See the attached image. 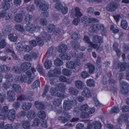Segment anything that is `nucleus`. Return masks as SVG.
<instances>
[{"instance_id": "1", "label": "nucleus", "mask_w": 129, "mask_h": 129, "mask_svg": "<svg viewBox=\"0 0 129 129\" xmlns=\"http://www.w3.org/2000/svg\"><path fill=\"white\" fill-rule=\"evenodd\" d=\"M88 107L87 105L85 104L81 106L80 110H79L78 108H75L74 110L75 113H76L77 115L80 113V117L82 118L88 117H89V115L87 112Z\"/></svg>"}, {"instance_id": "2", "label": "nucleus", "mask_w": 129, "mask_h": 129, "mask_svg": "<svg viewBox=\"0 0 129 129\" xmlns=\"http://www.w3.org/2000/svg\"><path fill=\"white\" fill-rule=\"evenodd\" d=\"M50 92L52 95H57L59 97H61L59 99H56L53 102V104L56 106H58L60 104L61 102V99H63L66 97V96L62 94L59 93L58 94V91L55 88H51L50 90Z\"/></svg>"}, {"instance_id": "3", "label": "nucleus", "mask_w": 129, "mask_h": 129, "mask_svg": "<svg viewBox=\"0 0 129 129\" xmlns=\"http://www.w3.org/2000/svg\"><path fill=\"white\" fill-rule=\"evenodd\" d=\"M67 49V46L65 44H62L60 46L58 51L61 52V53L59 54V56L62 59L66 60L70 59L71 56H68L66 53Z\"/></svg>"}, {"instance_id": "4", "label": "nucleus", "mask_w": 129, "mask_h": 129, "mask_svg": "<svg viewBox=\"0 0 129 129\" xmlns=\"http://www.w3.org/2000/svg\"><path fill=\"white\" fill-rule=\"evenodd\" d=\"M84 40L86 43L89 44V46L87 49L89 52L91 51L92 48L95 49L98 52L102 50L103 49L102 46H99L98 47V45L93 44L92 42H90L89 39L87 36H85L84 38Z\"/></svg>"}, {"instance_id": "5", "label": "nucleus", "mask_w": 129, "mask_h": 129, "mask_svg": "<svg viewBox=\"0 0 129 129\" xmlns=\"http://www.w3.org/2000/svg\"><path fill=\"white\" fill-rule=\"evenodd\" d=\"M25 20L26 22H27L26 27V30L31 33H32V16L31 15L27 14L25 17Z\"/></svg>"}, {"instance_id": "6", "label": "nucleus", "mask_w": 129, "mask_h": 129, "mask_svg": "<svg viewBox=\"0 0 129 129\" xmlns=\"http://www.w3.org/2000/svg\"><path fill=\"white\" fill-rule=\"evenodd\" d=\"M72 14L75 15L78 18L74 19L73 22V24L76 25H78L80 21V20L78 18L80 17L82 14L80 12V10L79 8L76 7L74 9V11H73L72 12Z\"/></svg>"}, {"instance_id": "7", "label": "nucleus", "mask_w": 129, "mask_h": 129, "mask_svg": "<svg viewBox=\"0 0 129 129\" xmlns=\"http://www.w3.org/2000/svg\"><path fill=\"white\" fill-rule=\"evenodd\" d=\"M93 126L94 129H101V124L98 121H95L93 122V124L89 123L87 125L88 129H91Z\"/></svg>"}, {"instance_id": "8", "label": "nucleus", "mask_w": 129, "mask_h": 129, "mask_svg": "<svg viewBox=\"0 0 129 129\" xmlns=\"http://www.w3.org/2000/svg\"><path fill=\"white\" fill-rule=\"evenodd\" d=\"M39 7L40 9L44 12L43 13L44 16L46 17L48 16V14L46 10L48 9V4L46 2L41 4Z\"/></svg>"}, {"instance_id": "9", "label": "nucleus", "mask_w": 129, "mask_h": 129, "mask_svg": "<svg viewBox=\"0 0 129 129\" xmlns=\"http://www.w3.org/2000/svg\"><path fill=\"white\" fill-rule=\"evenodd\" d=\"M71 103L70 102L65 101L64 103L63 106L64 108L66 110H70L72 106L73 105L76 104L75 100L74 99V101L72 100V101H71Z\"/></svg>"}, {"instance_id": "10", "label": "nucleus", "mask_w": 129, "mask_h": 129, "mask_svg": "<svg viewBox=\"0 0 129 129\" xmlns=\"http://www.w3.org/2000/svg\"><path fill=\"white\" fill-rule=\"evenodd\" d=\"M118 6L117 4L113 2L109 3L107 7V10L109 11L113 12L115 11L118 8Z\"/></svg>"}, {"instance_id": "11", "label": "nucleus", "mask_w": 129, "mask_h": 129, "mask_svg": "<svg viewBox=\"0 0 129 129\" xmlns=\"http://www.w3.org/2000/svg\"><path fill=\"white\" fill-rule=\"evenodd\" d=\"M15 93L12 90H9L7 92V98L9 102H12L15 100Z\"/></svg>"}, {"instance_id": "12", "label": "nucleus", "mask_w": 129, "mask_h": 129, "mask_svg": "<svg viewBox=\"0 0 129 129\" xmlns=\"http://www.w3.org/2000/svg\"><path fill=\"white\" fill-rule=\"evenodd\" d=\"M80 64V63L79 60H77L75 63L71 61H69L66 64V67L67 68L73 69Z\"/></svg>"}, {"instance_id": "13", "label": "nucleus", "mask_w": 129, "mask_h": 129, "mask_svg": "<svg viewBox=\"0 0 129 129\" xmlns=\"http://www.w3.org/2000/svg\"><path fill=\"white\" fill-rule=\"evenodd\" d=\"M31 63L29 62H25L22 63L21 67L22 71L25 72L31 67Z\"/></svg>"}, {"instance_id": "14", "label": "nucleus", "mask_w": 129, "mask_h": 129, "mask_svg": "<svg viewBox=\"0 0 129 129\" xmlns=\"http://www.w3.org/2000/svg\"><path fill=\"white\" fill-rule=\"evenodd\" d=\"M15 111L13 109L9 110L7 114L8 119L11 120L13 121L15 117Z\"/></svg>"}, {"instance_id": "15", "label": "nucleus", "mask_w": 129, "mask_h": 129, "mask_svg": "<svg viewBox=\"0 0 129 129\" xmlns=\"http://www.w3.org/2000/svg\"><path fill=\"white\" fill-rule=\"evenodd\" d=\"M82 21L85 24H88V23H93L95 22H97L98 21L97 19L92 18H88L85 17L83 18L82 20Z\"/></svg>"}, {"instance_id": "16", "label": "nucleus", "mask_w": 129, "mask_h": 129, "mask_svg": "<svg viewBox=\"0 0 129 129\" xmlns=\"http://www.w3.org/2000/svg\"><path fill=\"white\" fill-rule=\"evenodd\" d=\"M91 29L93 31H96L100 30H103L104 27L103 25L102 24H94L91 27Z\"/></svg>"}, {"instance_id": "17", "label": "nucleus", "mask_w": 129, "mask_h": 129, "mask_svg": "<svg viewBox=\"0 0 129 129\" xmlns=\"http://www.w3.org/2000/svg\"><path fill=\"white\" fill-rule=\"evenodd\" d=\"M82 95L85 97L89 98L91 96V93L89 89L87 87L84 88L81 93Z\"/></svg>"}, {"instance_id": "18", "label": "nucleus", "mask_w": 129, "mask_h": 129, "mask_svg": "<svg viewBox=\"0 0 129 129\" xmlns=\"http://www.w3.org/2000/svg\"><path fill=\"white\" fill-rule=\"evenodd\" d=\"M127 83L125 82H122L120 83L121 86L122 87L121 91L122 93L124 94H126L128 93L129 91L126 88H124L127 86Z\"/></svg>"}, {"instance_id": "19", "label": "nucleus", "mask_w": 129, "mask_h": 129, "mask_svg": "<svg viewBox=\"0 0 129 129\" xmlns=\"http://www.w3.org/2000/svg\"><path fill=\"white\" fill-rule=\"evenodd\" d=\"M10 70V68L5 64L0 66V72L6 73Z\"/></svg>"}, {"instance_id": "20", "label": "nucleus", "mask_w": 129, "mask_h": 129, "mask_svg": "<svg viewBox=\"0 0 129 129\" xmlns=\"http://www.w3.org/2000/svg\"><path fill=\"white\" fill-rule=\"evenodd\" d=\"M15 48L18 52L20 54L23 53L22 45L20 43H15Z\"/></svg>"}, {"instance_id": "21", "label": "nucleus", "mask_w": 129, "mask_h": 129, "mask_svg": "<svg viewBox=\"0 0 129 129\" xmlns=\"http://www.w3.org/2000/svg\"><path fill=\"white\" fill-rule=\"evenodd\" d=\"M12 88L13 90L17 93H19L22 91L21 88L20 86L19 85L16 84L13 85Z\"/></svg>"}, {"instance_id": "22", "label": "nucleus", "mask_w": 129, "mask_h": 129, "mask_svg": "<svg viewBox=\"0 0 129 129\" xmlns=\"http://www.w3.org/2000/svg\"><path fill=\"white\" fill-rule=\"evenodd\" d=\"M75 85L76 87L79 89H81L84 86L83 82L80 80H76L75 82Z\"/></svg>"}, {"instance_id": "23", "label": "nucleus", "mask_w": 129, "mask_h": 129, "mask_svg": "<svg viewBox=\"0 0 129 129\" xmlns=\"http://www.w3.org/2000/svg\"><path fill=\"white\" fill-rule=\"evenodd\" d=\"M32 104L29 103H24L22 106V109L24 110L27 111L29 110L31 107Z\"/></svg>"}, {"instance_id": "24", "label": "nucleus", "mask_w": 129, "mask_h": 129, "mask_svg": "<svg viewBox=\"0 0 129 129\" xmlns=\"http://www.w3.org/2000/svg\"><path fill=\"white\" fill-rule=\"evenodd\" d=\"M22 126L24 129H30V124L28 121L23 120L22 122Z\"/></svg>"}, {"instance_id": "25", "label": "nucleus", "mask_w": 129, "mask_h": 129, "mask_svg": "<svg viewBox=\"0 0 129 129\" xmlns=\"http://www.w3.org/2000/svg\"><path fill=\"white\" fill-rule=\"evenodd\" d=\"M14 18L16 22H20L22 21L23 19V16L21 14H17L15 16Z\"/></svg>"}, {"instance_id": "26", "label": "nucleus", "mask_w": 129, "mask_h": 129, "mask_svg": "<svg viewBox=\"0 0 129 129\" xmlns=\"http://www.w3.org/2000/svg\"><path fill=\"white\" fill-rule=\"evenodd\" d=\"M12 71L14 73L16 74H19L21 73V70L18 67L15 66L11 68Z\"/></svg>"}, {"instance_id": "27", "label": "nucleus", "mask_w": 129, "mask_h": 129, "mask_svg": "<svg viewBox=\"0 0 129 129\" xmlns=\"http://www.w3.org/2000/svg\"><path fill=\"white\" fill-rule=\"evenodd\" d=\"M86 84L87 86L91 87H94L95 86V82L93 80L90 79L86 80Z\"/></svg>"}, {"instance_id": "28", "label": "nucleus", "mask_w": 129, "mask_h": 129, "mask_svg": "<svg viewBox=\"0 0 129 129\" xmlns=\"http://www.w3.org/2000/svg\"><path fill=\"white\" fill-rule=\"evenodd\" d=\"M93 41L95 43H101L102 42V39L101 37L98 36H94L93 37Z\"/></svg>"}, {"instance_id": "29", "label": "nucleus", "mask_w": 129, "mask_h": 129, "mask_svg": "<svg viewBox=\"0 0 129 129\" xmlns=\"http://www.w3.org/2000/svg\"><path fill=\"white\" fill-rule=\"evenodd\" d=\"M18 79L19 81H20L22 82H25L27 81V78L26 75L22 74L18 77Z\"/></svg>"}, {"instance_id": "30", "label": "nucleus", "mask_w": 129, "mask_h": 129, "mask_svg": "<svg viewBox=\"0 0 129 129\" xmlns=\"http://www.w3.org/2000/svg\"><path fill=\"white\" fill-rule=\"evenodd\" d=\"M121 26L123 29H126L128 26V23L127 21L124 20H122L121 21Z\"/></svg>"}, {"instance_id": "31", "label": "nucleus", "mask_w": 129, "mask_h": 129, "mask_svg": "<svg viewBox=\"0 0 129 129\" xmlns=\"http://www.w3.org/2000/svg\"><path fill=\"white\" fill-rule=\"evenodd\" d=\"M71 44L72 45L73 47L75 49L79 48L80 50L82 51H84L85 49V48L83 47H81L79 48V44L78 43L74 42L73 44L72 42H71Z\"/></svg>"}, {"instance_id": "32", "label": "nucleus", "mask_w": 129, "mask_h": 129, "mask_svg": "<svg viewBox=\"0 0 129 129\" xmlns=\"http://www.w3.org/2000/svg\"><path fill=\"white\" fill-rule=\"evenodd\" d=\"M45 67L47 69H50L52 66L51 61L48 60H46L44 63Z\"/></svg>"}, {"instance_id": "33", "label": "nucleus", "mask_w": 129, "mask_h": 129, "mask_svg": "<svg viewBox=\"0 0 129 129\" xmlns=\"http://www.w3.org/2000/svg\"><path fill=\"white\" fill-rule=\"evenodd\" d=\"M5 17H6V20H8L10 18L9 16L7 14L6 11H2L0 13V19Z\"/></svg>"}, {"instance_id": "34", "label": "nucleus", "mask_w": 129, "mask_h": 129, "mask_svg": "<svg viewBox=\"0 0 129 129\" xmlns=\"http://www.w3.org/2000/svg\"><path fill=\"white\" fill-rule=\"evenodd\" d=\"M59 79L60 81L62 82H66L69 83H71L72 80V79L67 80L66 77L63 76H60L59 77Z\"/></svg>"}, {"instance_id": "35", "label": "nucleus", "mask_w": 129, "mask_h": 129, "mask_svg": "<svg viewBox=\"0 0 129 129\" xmlns=\"http://www.w3.org/2000/svg\"><path fill=\"white\" fill-rule=\"evenodd\" d=\"M118 44L117 43H115L113 45V47L114 50L116 51L117 55L120 56L121 54L120 51L119 49L117 48Z\"/></svg>"}, {"instance_id": "36", "label": "nucleus", "mask_w": 129, "mask_h": 129, "mask_svg": "<svg viewBox=\"0 0 129 129\" xmlns=\"http://www.w3.org/2000/svg\"><path fill=\"white\" fill-rule=\"evenodd\" d=\"M8 38L10 41L14 42L16 41L17 39V36L15 35H14L13 34H10L8 36Z\"/></svg>"}, {"instance_id": "37", "label": "nucleus", "mask_w": 129, "mask_h": 129, "mask_svg": "<svg viewBox=\"0 0 129 129\" xmlns=\"http://www.w3.org/2000/svg\"><path fill=\"white\" fill-rule=\"evenodd\" d=\"M63 62L59 58H57L54 62V65L56 66H60L62 65Z\"/></svg>"}, {"instance_id": "38", "label": "nucleus", "mask_w": 129, "mask_h": 129, "mask_svg": "<svg viewBox=\"0 0 129 129\" xmlns=\"http://www.w3.org/2000/svg\"><path fill=\"white\" fill-rule=\"evenodd\" d=\"M128 117V115H124L122 116H120V117L117 120V123L118 124L120 123L122 121V118H123V119H124L125 120H126V121H127V120Z\"/></svg>"}, {"instance_id": "39", "label": "nucleus", "mask_w": 129, "mask_h": 129, "mask_svg": "<svg viewBox=\"0 0 129 129\" xmlns=\"http://www.w3.org/2000/svg\"><path fill=\"white\" fill-rule=\"evenodd\" d=\"M5 77V78L7 79L8 82H10L12 81L13 77L12 74L9 73L7 74L6 75Z\"/></svg>"}, {"instance_id": "40", "label": "nucleus", "mask_w": 129, "mask_h": 129, "mask_svg": "<svg viewBox=\"0 0 129 129\" xmlns=\"http://www.w3.org/2000/svg\"><path fill=\"white\" fill-rule=\"evenodd\" d=\"M32 57V54H26L23 56V59L28 61L31 60V58Z\"/></svg>"}, {"instance_id": "41", "label": "nucleus", "mask_w": 129, "mask_h": 129, "mask_svg": "<svg viewBox=\"0 0 129 129\" xmlns=\"http://www.w3.org/2000/svg\"><path fill=\"white\" fill-rule=\"evenodd\" d=\"M57 87L58 90L62 92H63L65 89V86L63 83L60 84L58 85Z\"/></svg>"}, {"instance_id": "42", "label": "nucleus", "mask_w": 129, "mask_h": 129, "mask_svg": "<svg viewBox=\"0 0 129 129\" xmlns=\"http://www.w3.org/2000/svg\"><path fill=\"white\" fill-rule=\"evenodd\" d=\"M87 66L89 73H93L94 71V67L93 65L91 64L88 63L87 64Z\"/></svg>"}, {"instance_id": "43", "label": "nucleus", "mask_w": 129, "mask_h": 129, "mask_svg": "<svg viewBox=\"0 0 129 129\" xmlns=\"http://www.w3.org/2000/svg\"><path fill=\"white\" fill-rule=\"evenodd\" d=\"M2 5L3 8L6 10L9 9L10 7V4L8 3H3Z\"/></svg>"}, {"instance_id": "44", "label": "nucleus", "mask_w": 129, "mask_h": 129, "mask_svg": "<svg viewBox=\"0 0 129 129\" xmlns=\"http://www.w3.org/2000/svg\"><path fill=\"white\" fill-rule=\"evenodd\" d=\"M69 92L70 93L75 95L77 94L78 92L77 90L72 87H71L70 88Z\"/></svg>"}, {"instance_id": "45", "label": "nucleus", "mask_w": 129, "mask_h": 129, "mask_svg": "<svg viewBox=\"0 0 129 129\" xmlns=\"http://www.w3.org/2000/svg\"><path fill=\"white\" fill-rule=\"evenodd\" d=\"M38 115L39 117L41 119H44L46 117V114L45 112L43 111H41L38 113Z\"/></svg>"}, {"instance_id": "46", "label": "nucleus", "mask_w": 129, "mask_h": 129, "mask_svg": "<svg viewBox=\"0 0 129 129\" xmlns=\"http://www.w3.org/2000/svg\"><path fill=\"white\" fill-rule=\"evenodd\" d=\"M35 106L38 109H44V105L40 103H39L38 102H35Z\"/></svg>"}, {"instance_id": "47", "label": "nucleus", "mask_w": 129, "mask_h": 129, "mask_svg": "<svg viewBox=\"0 0 129 129\" xmlns=\"http://www.w3.org/2000/svg\"><path fill=\"white\" fill-rule=\"evenodd\" d=\"M7 44L5 40L3 39L0 42V48L1 49L4 48Z\"/></svg>"}, {"instance_id": "48", "label": "nucleus", "mask_w": 129, "mask_h": 129, "mask_svg": "<svg viewBox=\"0 0 129 129\" xmlns=\"http://www.w3.org/2000/svg\"><path fill=\"white\" fill-rule=\"evenodd\" d=\"M32 46L31 45H27L23 47V49L26 52H29L32 49Z\"/></svg>"}, {"instance_id": "49", "label": "nucleus", "mask_w": 129, "mask_h": 129, "mask_svg": "<svg viewBox=\"0 0 129 129\" xmlns=\"http://www.w3.org/2000/svg\"><path fill=\"white\" fill-rule=\"evenodd\" d=\"M15 28L18 31L21 32L23 31L24 30L23 27L19 24L16 25L15 26Z\"/></svg>"}, {"instance_id": "50", "label": "nucleus", "mask_w": 129, "mask_h": 129, "mask_svg": "<svg viewBox=\"0 0 129 129\" xmlns=\"http://www.w3.org/2000/svg\"><path fill=\"white\" fill-rule=\"evenodd\" d=\"M71 71L66 69H63L62 70V73L63 74L68 76L70 75L71 74Z\"/></svg>"}, {"instance_id": "51", "label": "nucleus", "mask_w": 129, "mask_h": 129, "mask_svg": "<svg viewBox=\"0 0 129 129\" xmlns=\"http://www.w3.org/2000/svg\"><path fill=\"white\" fill-rule=\"evenodd\" d=\"M6 94L4 93H0V101L1 103L3 102L6 98Z\"/></svg>"}, {"instance_id": "52", "label": "nucleus", "mask_w": 129, "mask_h": 129, "mask_svg": "<svg viewBox=\"0 0 129 129\" xmlns=\"http://www.w3.org/2000/svg\"><path fill=\"white\" fill-rule=\"evenodd\" d=\"M36 40L38 45L40 46H42L43 44V42L42 40L40 38H37L36 39Z\"/></svg>"}, {"instance_id": "53", "label": "nucleus", "mask_w": 129, "mask_h": 129, "mask_svg": "<svg viewBox=\"0 0 129 129\" xmlns=\"http://www.w3.org/2000/svg\"><path fill=\"white\" fill-rule=\"evenodd\" d=\"M40 23L43 26L46 25L47 23V20L44 18H41L40 21Z\"/></svg>"}, {"instance_id": "54", "label": "nucleus", "mask_w": 129, "mask_h": 129, "mask_svg": "<svg viewBox=\"0 0 129 129\" xmlns=\"http://www.w3.org/2000/svg\"><path fill=\"white\" fill-rule=\"evenodd\" d=\"M8 110V107L7 106H4L2 108L1 111L4 114H7Z\"/></svg>"}, {"instance_id": "55", "label": "nucleus", "mask_w": 129, "mask_h": 129, "mask_svg": "<svg viewBox=\"0 0 129 129\" xmlns=\"http://www.w3.org/2000/svg\"><path fill=\"white\" fill-rule=\"evenodd\" d=\"M62 8V5L60 3H57L55 5V8L57 10H60Z\"/></svg>"}, {"instance_id": "56", "label": "nucleus", "mask_w": 129, "mask_h": 129, "mask_svg": "<svg viewBox=\"0 0 129 129\" xmlns=\"http://www.w3.org/2000/svg\"><path fill=\"white\" fill-rule=\"evenodd\" d=\"M119 110L118 108L117 107H114L113 109H111V113H117Z\"/></svg>"}, {"instance_id": "57", "label": "nucleus", "mask_w": 129, "mask_h": 129, "mask_svg": "<svg viewBox=\"0 0 129 129\" xmlns=\"http://www.w3.org/2000/svg\"><path fill=\"white\" fill-rule=\"evenodd\" d=\"M7 117V114H4L2 111L0 112V119L4 120Z\"/></svg>"}, {"instance_id": "58", "label": "nucleus", "mask_w": 129, "mask_h": 129, "mask_svg": "<svg viewBox=\"0 0 129 129\" xmlns=\"http://www.w3.org/2000/svg\"><path fill=\"white\" fill-rule=\"evenodd\" d=\"M10 82L6 81L5 83L3 84V86L5 89H7L10 87Z\"/></svg>"}, {"instance_id": "59", "label": "nucleus", "mask_w": 129, "mask_h": 129, "mask_svg": "<svg viewBox=\"0 0 129 129\" xmlns=\"http://www.w3.org/2000/svg\"><path fill=\"white\" fill-rule=\"evenodd\" d=\"M0 58L1 60L4 61H6L7 59L8 60H9L11 59V58L10 57H9L6 56H0Z\"/></svg>"}, {"instance_id": "60", "label": "nucleus", "mask_w": 129, "mask_h": 129, "mask_svg": "<svg viewBox=\"0 0 129 129\" xmlns=\"http://www.w3.org/2000/svg\"><path fill=\"white\" fill-rule=\"evenodd\" d=\"M55 26L53 24L49 25L47 27L48 31L49 32H51L54 29Z\"/></svg>"}, {"instance_id": "61", "label": "nucleus", "mask_w": 129, "mask_h": 129, "mask_svg": "<svg viewBox=\"0 0 129 129\" xmlns=\"http://www.w3.org/2000/svg\"><path fill=\"white\" fill-rule=\"evenodd\" d=\"M20 103L18 102L14 103L13 105L14 108L16 109H18L20 107Z\"/></svg>"}, {"instance_id": "62", "label": "nucleus", "mask_w": 129, "mask_h": 129, "mask_svg": "<svg viewBox=\"0 0 129 129\" xmlns=\"http://www.w3.org/2000/svg\"><path fill=\"white\" fill-rule=\"evenodd\" d=\"M39 85V82L38 80L35 81L33 84V88H36Z\"/></svg>"}, {"instance_id": "63", "label": "nucleus", "mask_w": 129, "mask_h": 129, "mask_svg": "<svg viewBox=\"0 0 129 129\" xmlns=\"http://www.w3.org/2000/svg\"><path fill=\"white\" fill-rule=\"evenodd\" d=\"M81 77L83 78H86L89 76V75L85 71H83L81 73Z\"/></svg>"}, {"instance_id": "64", "label": "nucleus", "mask_w": 129, "mask_h": 129, "mask_svg": "<svg viewBox=\"0 0 129 129\" xmlns=\"http://www.w3.org/2000/svg\"><path fill=\"white\" fill-rule=\"evenodd\" d=\"M84 127V125L81 123L78 124L76 126V129H83Z\"/></svg>"}]
</instances>
